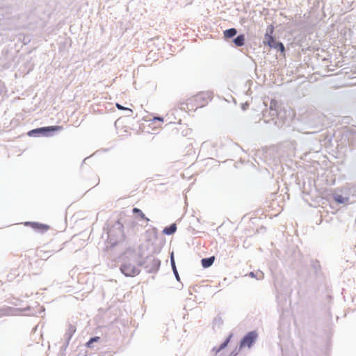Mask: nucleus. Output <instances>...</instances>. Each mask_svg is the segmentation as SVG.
Listing matches in <instances>:
<instances>
[{
	"instance_id": "f257e3e1",
	"label": "nucleus",
	"mask_w": 356,
	"mask_h": 356,
	"mask_svg": "<svg viewBox=\"0 0 356 356\" xmlns=\"http://www.w3.org/2000/svg\"><path fill=\"white\" fill-rule=\"evenodd\" d=\"M140 253L134 250H127L122 256L120 270L127 277H134L140 273L138 268Z\"/></svg>"
},
{
	"instance_id": "f03ea898",
	"label": "nucleus",
	"mask_w": 356,
	"mask_h": 356,
	"mask_svg": "<svg viewBox=\"0 0 356 356\" xmlns=\"http://www.w3.org/2000/svg\"><path fill=\"white\" fill-rule=\"evenodd\" d=\"M36 306L34 307H26L23 309H18L8 307L6 308L0 309V318L4 316H15L18 315L19 312H29L27 315L29 316H38V314H42L44 312V307L43 306H40V305L35 302Z\"/></svg>"
},
{
	"instance_id": "7ed1b4c3",
	"label": "nucleus",
	"mask_w": 356,
	"mask_h": 356,
	"mask_svg": "<svg viewBox=\"0 0 356 356\" xmlns=\"http://www.w3.org/2000/svg\"><path fill=\"white\" fill-rule=\"evenodd\" d=\"M123 228V225L118 220L110 229H108L107 232V243L111 248H113L118 243L124 241V233Z\"/></svg>"
},
{
	"instance_id": "20e7f679",
	"label": "nucleus",
	"mask_w": 356,
	"mask_h": 356,
	"mask_svg": "<svg viewBox=\"0 0 356 356\" xmlns=\"http://www.w3.org/2000/svg\"><path fill=\"white\" fill-rule=\"evenodd\" d=\"M273 32L274 26L273 25H268L264 34L263 43L264 45H268L270 49H276L277 51H280L281 54L284 55V45L273 35Z\"/></svg>"
},
{
	"instance_id": "39448f33",
	"label": "nucleus",
	"mask_w": 356,
	"mask_h": 356,
	"mask_svg": "<svg viewBox=\"0 0 356 356\" xmlns=\"http://www.w3.org/2000/svg\"><path fill=\"white\" fill-rule=\"evenodd\" d=\"M62 129L63 127L58 125L41 127L29 131L27 132V135L30 137H50L53 136L55 133Z\"/></svg>"
},
{
	"instance_id": "423d86ee",
	"label": "nucleus",
	"mask_w": 356,
	"mask_h": 356,
	"mask_svg": "<svg viewBox=\"0 0 356 356\" xmlns=\"http://www.w3.org/2000/svg\"><path fill=\"white\" fill-rule=\"evenodd\" d=\"M139 257L138 266H143L147 273H156L161 266V261L152 255L147 256L145 259Z\"/></svg>"
},
{
	"instance_id": "0eeeda50",
	"label": "nucleus",
	"mask_w": 356,
	"mask_h": 356,
	"mask_svg": "<svg viewBox=\"0 0 356 356\" xmlns=\"http://www.w3.org/2000/svg\"><path fill=\"white\" fill-rule=\"evenodd\" d=\"M258 338V333L256 330H252L246 333L240 340L239 350L245 347L250 348L253 346Z\"/></svg>"
},
{
	"instance_id": "6e6552de",
	"label": "nucleus",
	"mask_w": 356,
	"mask_h": 356,
	"mask_svg": "<svg viewBox=\"0 0 356 356\" xmlns=\"http://www.w3.org/2000/svg\"><path fill=\"white\" fill-rule=\"evenodd\" d=\"M279 105L278 102L275 99H271L268 109H266L262 111V114L264 117L266 116V113H268V115H270L271 120H274L275 117L278 115Z\"/></svg>"
},
{
	"instance_id": "1a4fd4ad",
	"label": "nucleus",
	"mask_w": 356,
	"mask_h": 356,
	"mask_svg": "<svg viewBox=\"0 0 356 356\" xmlns=\"http://www.w3.org/2000/svg\"><path fill=\"white\" fill-rule=\"evenodd\" d=\"M24 225L26 226H30L33 229L40 233H44L49 229V226L48 225L38 222L26 221L24 222Z\"/></svg>"
},
{
	"instance_id": "9d476101",
	"label": "nucleus",
	"mask_w": 356,
	"mask_h": 356,
	"mask_svg": "<svg viewBox=\"0 0 356 356\" xmlns=\"http://www.w3.org/2000/svg\"><path fill=\"white\" fill-rule=\"evenodd\" d=\"M311 268L314 271V273L316 277H323V273L322 271V268L320 264V261L317 259H312L311 260Z\"/></svg>"
},
{
	"instance_id": "9b49d317",
	"label": "nucleus",
	"mask_w": 356,
	"mask_h": 356,
	"mask_svg": "<svg viewBox=\"0 0 356 356\" xmlns=\"http://www.w3.org/2000/svg\"><path fill=\"white\" fill-rule=\"evenodd\" d=\"M76 331V327L72 324H68L65 334L64 335V340L66 341V345H69L70 340Z\"/></svg>"
},
{
	"instance_id": "f8f14e48",
	"label": "nucleus",
	"mask_w": 356,
	"mask_h": 356,
	"mask_svg": "<svg viewBox=\"0 0 356 356\" xmlns=\"http://www.w3.org/2000/svg\"><path fill=\"white\" fill-rule=\"evenodd\" d=\"M170 258L171 268H172L173 274H174V275L175 277V279L178 282H180V277H179L178 270H177V266H176V263H175V257H174V252H172L170 253Z\"/></svg>"
},
{
	"instance_id": "ddd939ff",
	"label": "nucleus",
	"mask_w": 356,
	"mask_h": 356,
	"mask_svg": "<svg viewBox=\"0 0 356 356\" xmlns=\"http://www.w3.org/2000/svg\"><path fill=\"white\" fill-rule=\"evenodd\" d=\"M233 43L236 47H240L245 44V34H239L234 37L232 40Z\"/></svg>"
},
{
	"instance_id": "4468645a",
	"label": "nucleus",
	"mask_w": 356,
	"mask_h": 356,
	"mask_svg": "<svg viewBox=\"0 0 356 356\" xmlns=\"http://www.w3.org/2000/svg\"><path fill=\"white\" fill-rule=\"evenodd\" d=\"M215 261V257L211 256L209 257H205L201 259V264L204 268H208L211 267Z\"/></svg>"
},
{
	"instance_id": "2eb2a0df",
	"label": "nucleus",
	"mask_w": 356,
	"mask_h": 356,
	"mask_svg": "<svg viewBox=\"0 0 356 356\" xmlns=\"http://www.w3.org/2000/svg\"><path fill=\"white\" fill-rule=\"evenodd\" d=\"M177 231V225L176 223H172L168 226H166L163 228L162 232L163 234L170 236L173 234Z\"/></svg>"
},
{
	"instance_id": "dca6fc26",
	"label": "nucleus",
	"mask_w": 356,
	"mask_h": 356,
	"mask_svg": "<svg viewBox=\"0 0 356 356\" xmlns=\"http://www.w3.org/2000/svg\"><path fill=\"white\" fill-rule=\"evenodd\" d=\"M236 34H237V30L235 28L227 29L225 30L223 32L224 38L226 40L231 39V38L233 39L236 35Z\"/></svg>"
},
{
	"instance_id": "f3484780",
	"label": "nucleus",
	"mask_w": 356,
	"mask_h": 356,
	"mask_svg": "<svg viewBox=\"0 0 356 356\" xmlns=\"http://www.w3.org/2000/svg\"><path fill=\"white\" fill-rule=\"evenodd\" d=\"M211 97L209 92H200L195 96V102H207L208 99Z\"/></svg>"
},
{
	"instance_id": "a211bd4d",
	"label": "nucleus",
	"mask_w": 356,
	"mask_h": 356,
	"mask_svg": "<svg viewBox=\"0 0 356 356\" xmlns=\"http://www.w3.org/2000/svg\"><path fill=\"white\" fill-rule=\"evenodd\" d=\"M333 199L337 204H344L348 201V197L337 193L333 194Z\"/></svg>"
},
{
	"instance_id": "6ab92c4d",
	"label": "nucleus",
	"mask_w": 356,
	"mask_h": 356,
	"mask_svg": "<svg viewBox=\"0 0 356 356\" xmlns=\"http://www.w3.org/2000/svg\"><path fill=\"white\" fill-rule=\"evenodd\" d=\"M132 213L138 216L141 220H144L145 221L149 220V219L145 216L144 213L139 208H137V207L133 208Z\"/></svg>"
},
{
	"instance_id": "aec40b11",
	"label": "nucleus",
	"mask_w": 356,
	"mask_h": 356,
	"mask_svg": "<svg viewBox=\"0 0 356 356\" xmlns=\"http://www.w3.org/2000/svg\"><path fill=\"white\" fill-rule=\"evenodd\" d=\"M232 337V334H230L225 339V341L220 344V346L218 347L217 351H220L223 349H225L230 342V340Z\"/></svg>"
},
{
	"instance_id": "412c9836",
	"label": "nucleus",
	"mask_w": 356,
	"mask_h": 356,
	"mask_svg": "<svg viewBox=\"0 0 356 356\" xmlns=\"http://www.w3.org/2000/svg\"><path fill=\"white\" fill-rule=\"evenodd\" d=\"M100 340V337L98 336H94L90 338V339L86 342V346L88 348H92V344L95 342H97Z\"/></svg>"
},
{
	"instance_id": "4be33fe9",
	"label": "nucleus",
	"mask_w": 356,
	"mask_h": 356,
	"mask_svg": "<svg viewBox=\"0 0 356 356\" xmlns=\"http://www.w3.org/2000/svg\"><path fill=\"white\" fill-rule=\"evenodd\" d=\"M249 276L251 277H255L257 280H262L264 278V273L261 271L254 273L253 271L249 273Z\"/></svg>"
},
{
	"instance_id": "5701e85b",
	"label": "nucleus",
	"mask_w": 356,
	"mask_h": 356,
	"mask_svg": "<svg viewBox=\"0 0 356 356\" xmlns=\"http://www.w3.org/2000/svg\"><path fill=\"white\" fill-rule=\"evenodd\" d=\"M115 106L116 108L118 109V110H121V111H127L130 113H132V110L128 107H125L122 105H121L119 103H115Z\"/></svg>"
},
{
	"instance_id": "b1692460",
	"label": "nucleus",
	"mask_w": 356,
	"mask_h": 356,
	"mask_svg": "<svg viewBox=\"0 0 356 356\" xmlns=\"http://www.w3.org/2000/svg\"><path fill=\"white\" fill-rule=\"evenodd\" d=\"M241 350H239V346L238 347H236L232 351V353L229 354V356H237L239 351Z\"/></svg>"
},
{
	"instance_id": "393cba45",
	"label": "nucleus",
	"mask_w": 356,
	"mask_h": 356,
	"mask_svg": "<svg viewBox=\"0 0 356 356\" xmlns=\"http://www.w3.org/2000/svg\"><path fill=\"white\" fill-rule=\"evenodd\" d=\"M68 346L69 345H66V341H65V342L63 343V344L60 347V351L62 353L65 352L67 348L68 347Z\"/></svg>"
},
{
	"instance_id": "a878e982",
	"label": "nucleus",
	"mask_w": 356,
	"mask_h": 356,
	"mask_svg": "<svg viewBox=\"0 0 356 356\" xmlns=\"http://www.w3.org/2000/svg\"><path fill=\"white\" fill-rule=\"evenodd\" d=\"M26 24L24 23H22V22H17L15 24V26L17 28V29H19V28H22V27H24Z\"/></svg>"
},
{
	"instance_id": "bb28decb",
	"label": "nucleus",
	"mask_w": 356,
	"mask_h": 356,
	"mask_svg": "<svg viewBox=\"0 0 356 356\" xmlns=\"http://www.w3.org/2000/svg\"><path fill=\"white\" fill-rule=\"evenodd\" d=\"M214 323L216 324L218 323L219 325H221V324H222V320L220 317H218L214 319Z\"/></svg>"
},
{
	"instance_id": "cd10ccee",
	"label": "nucleus",
	"mask_w": 356,
	"mask_h": 356,
	"mask_svg": "<svg viewBox=\"0 0 356 356\" xmlns=\"http://www.w3.org/2000/svg\"><path fill=\"white\" fill-rule=\"evenodd\" d=\"M156 120L163 122V118L162 117H161V116L154 117L153 118V121H156Z\"/></svg>"
},
{
	"instance_id": "c85d7f7f",
	"label": "nucleus",
	"mask_w": 356,
	"mask_h": 356,
	"mask_svg": "<svg viewBox=\"0 0 356 356\" xmlns=\"http://www.w3.org/2000/svg\"><path fill=\"white\" fill-rule=\"evenodd\" d=\"M217 349H218V347H213L212 348V352H213L215 354H217L218 353L220 352V351H217Z\"/></svg>"
},
{
	"instance_id": "c756f323",
	"label": "nucleus",
	"mask_w": 356,
	"mask_h": 356,
	"mask_svg": "<svg viewBox=\"0 0 356 356\" xmlns=\"http://www.w3.org/2000/svg\"><path fill=\"white\" fill-rule=\"evenodd\" d=\"M2 91H3L2 83L0 81V95L2 93Z\"/></svg>"
},
{
	"instance_id": "7c9ffc66",
	"label": "nucleus",
	"mask_w": 356,
	"mask_h": 356,
	"mask_svg": "<svg viewBox=\"0 0 356 356\" xmlns=\"http://www.w3.org/2000/svg\"><path fill=\"white\" fill-rule=\"evenodd\" d=\"M263 117H264V118H266L267 117H270V115H268V113H266V117H264V116L263 115Z\"/></svg>"
},
{
	"instance_id": "2f4dec72",
	"label": "nucleus",
	"mask_w": 356,
	"mask_h": 356,
	"mask_svg": "<svg viewBox=\"0 0 356 356\" xmlns=\"http://www.w3.org/2000/svg\"><path fill=\"white\" fill-rule=\"evenodd\" d=\"M268 122H269V120H266V119L264 120V122L267 123Z\"/></svg>"
},
{
	"instance_id": "473e14b6",
	"label": "nucleus",
	"mask_w": 356,
	"mask_h": 356,
	"mask_svg": "<svg viewBox=\"0 0 356 356\" xmlns=\"http://www.w3.org/2000/svg\"><path fill=\"white\" fill-rule=\"evenodd\" d=\"M88 159V157H87L85 159H83V163H84L86 161V160Z\"/></svg>"
},
{
	"instance_id": "72a5a7b5",
	"label": "nucleus",
	"mask_w": 356,
	"mask_h": 356,
	"mask_svg": "<svg viewBox=\"0 0 356 356\" xmlns=\"http://www.w3.org/2000/svg\"><path fill=\"white\" fill-rule=\"evenodd\" d=\"M21 17H26V16L24 15H22L20 16Z\"/></svg>"
}]
</instances>
